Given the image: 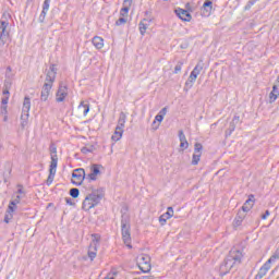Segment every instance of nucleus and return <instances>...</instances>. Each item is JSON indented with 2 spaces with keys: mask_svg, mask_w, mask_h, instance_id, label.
Masks as SVG:
<instances>
[{
  "mask_svg": "<svg viewBox=\"0 0 279 279\" xmlns=\"http://www.w3.org/2000/svg\"><path fill=\"white\" fill-rule=\"evenodd\" d=\"M56 75H58V69H56V64H51L49 71L46 74L45 83L41 87V101H47L49 99V95L53 88V82H56Z\"/></svg>",
  "mask_w": 279,
  "mask_h": 279,
  "instance_id": "obj_2",
  "label": "nucleus"
},
{
  "mask_svg": "<svg viewBox=\"0 0 279 279\" xmlns=\"http://www.w3.org/2000/svg\"><path fill=\"white\" fill-rule=\"evenodd\" d=\"M101 165L94 163L90 166V173L86 175L88 182H95L98 175H101Z\"/></svg>",
  "mask_w": 279,
  "mask_h": 279,
  "instance_id": "obj_12",
  "label": "nucleus"
},
{
  "mask_svg": "<svg viewBox=\"0 0 279 279\" xmlns=\"http://www.w3.org/2000/svg\"><path fill=\"white\" fill-rule=\"evenodd\" d=\"M65 202L69 206H75V203H73V199L71 197H66Z\"/></svg>",
  "mask_w": 279,
  "mask_h": 279,
  "instance_id": "obj_48",
  "label": "nucleus"
},
{
  "mask_svg": "<svg viewBox=\"0 0 279 279\" xmlns=\"http://www.w3.org/2000/svg\"><path fill=\"white\" fill-rule=\"evenodd\" d=\"M272 92L276 94V95H279V77L277 80V84L272 86Z\"/></svg>",
  "mask_w": 279,
  "mask_h": 279,
  "instance_id": "obj_44",
  "label": "nucleus"
},
{
  "mask_svg": "<svg viewBox=\"0 0 279 279\" xmlns=\"http://www.w3.org/2000/svg\"><path fill=\"white\" fill-rule=\"evenodd\" d=\"M242 260L243 253L236 248H232L220 265V276H227V274H230L234 266L241 265Z\"/></svg>",
  "mask_w": 279,
  "mask_h": 279,
  "instance_id": "obj_1",
  "label": "nucleus"
},
{
  "mask_svg": "<svg viewBox=\"0 0 279 279\" xmlns=\"http://www.w3.org/2000/svg\"><path fill=\"white\" fill-rule=\"evenodd\" d=\"M138 279H154V277H151V276H143V277L138 278Z\"/></svg>",
  "mask_w": 279,
  "mask_h": 279,
  "instance_id": "obj_55",
  "label": "nucleus"
},
{
  "mask_svg": "<svg viewBox=\"0 0 279 279\" xmlns=\"http://www.w3.org/2000/svg\"><path fill=\"white\" fill-rule=\"evenodd\" d=\"M124 7L121 9V12H120V14H121V16H128V12H130V7L132 5V4H123Z\"/></svg>",
  "mask_w": 279,
  "mask_h": 279,
  "instance_id": "obj_36",
  "label": "nucleus"
},
{
  "mask_svg": "<svg viewBox=\"0 0 279 279\" xmlns=\"http://www.w3.org/2000/svg\"><path fill=\"white\" fill-rule=\"evenodd\" d=\"M4 121H8V116L4 117Z\"/></svg>",
  "mask_w": 279,
  "mask_h": 279,
  "instance_id": "obj_56",
  "label": "nucleus"
},
{
  "mask_svg": "<svg viewBox=\"0 0 279 279\" xmlns=\"http://www.w3.org/2000/svg\"><path fill=\"white\" fill-rule=\"evenodd\" d=\"M93 151H95V146H93V145H88V146L81 148V153L85 154V155L93 154Z\"/></svg>",
  "mask_w": 279,
  "mask_h": 279,
  "instance_id": "obj_32",
  "label": "nucleus"
},
{
  "mask_svg": "<svg viewBox=\"0 0 279 279\" xmlns=\"http://www.w3.org/2000/svg\"><path fill=\"white\" fill-rule=\"evenodd\" d=\"M10 86H12V83H10L9 81H5L3 85V92H2V95L4 97H10Z\"/></svg>",
  "mask_w": 279,
  "mask_h": 279,
  "instance_id": "obj_28",
  "label": "nucleus"
},
{
  "mask_svg": "<svg viewBox=\"0 0 279 279\" xmlns=\"http://www.w3.org/2000/svg\"><path fill=\"white\" fill-rule=\"evenodd\" d=\"M158 114H159V117H162V118L167 117V107L162 108V109L159 111Z\"/></svg>",
  "mask_w": 279,
  "mask_h": 279,
  "instance_id": "obj_45",
  "label": "nucleus"
},
{
  "mask_svg": "<svg viewBox=\"0 0 279 279\" xmlns=\"http://www.w3.org/2000/svg\"><path fill=\"white\" fill-rule=\"evenodd\" d=\"M269 269H271L270 264H268L267 262L259 268L257 275L255 276L254 279H262L265 278V276H267V271H269Z\"/></svg>",
  "mask_w": 279,
  "mask_h": 279,
  "instance_id": "obj_15",
  "label": "nucleus"
},
{
  "mask_svg": "<svg viewBox=\"0 0 279 279\" xmlns=\"http://www.w3.org/2000/svg\"><path fill=\"white\" fill-rule=\"evenodd\" d=\"M240 121V118L239 116H235L232 121L230 122L229 124V128L228 130L226 131V135L227 136H231L232 135V132H234V130H236V123H239Z\"/></svg>",
  "mask_w": 279,
  "mask_h": 279,
  "instance_id": "obj_18",
  "label": "nucleus"
},
{
  "mask_svg": "<svg viewBox=\"0 0 279 279\" xmlns=\"http://www.w3.org/2000/svg\"><path fill=\"white\" fill-rule=\"evenodd\" d=\"M29 110H32V100L28 96L24 97L22 114H21V128L25 130L27 122L29 121Z\"/></svg>",
  "mask_w": 279,
  "mask_h": 279,
  "instance_id": "obj_5",
  "label": "nucleus"
},
{
  "mask_svg": "<svg viewBox=\"0 0 279 279\" xmlns=\"http://www.w3.org/2000/svg\"><path fill=\"white\" fill-rule=\"evenodd\" d=\"M128 23V20L125 17H119L117 21H116V25L119 27L121 25H125Z\"/></svg>",
  "mask_w": 279,
  "mask_h": 279,
  "instance_id": "obj_39",
  "label": "nucleus"
},
{
  "mask_svg": "<svg viewBox=\"0 0 279 279\" xmlns=\"http://www.w3.org/2000/svg\"><path fill=\"white\" fill-rule=\"evenodd\" d=\"M179 141L180 143H186V135H184V131L180 130L179 131Z\"/></svg>",
  "mask_w": 279,
  "mask_h": 279,
  "instance_id": "obj_40",
  "label": "nucleus"
},
{
  "mask_svg": "<svg viewBox=\"0 0 279 279\" xmlns=\"http://www.w3.org/2000/svg\"><path fill=\"white\" fill-rule=\"evenodd\" d=\"M14 211H10V207L8 206L7 214L4 216V223H10L12 221L14 215L12 214Z\"/></svg>",
  "mask_w": 279,
  "mask_h": 279,
  "instance_id": "obj_31",
  "label": "nucleus"
},
{
  "mask_svg": "<svg viewBox=\"0 0 279 279\" xmlns=\"http://www.w3.org/2000/svg\"><path fill=\"white\" fill-rule=\"evenodd\" d=\"M123 136V129L116 126V131L113 133V135L111 136V140L117 143L118 141H121Z\"/></svg>",
  "mask_w": 279,
  "mask_h": 279,
  "instance_id": "obj_22",
  "label": "nucleus"
},
{
  "mask_svg": "<svg viewBox=\"0 0 279 279\" xmlns=\"http://www.w3.org/2000/svg\"><path fill=\"white\" fill-rule=\"evenodd\" d=\"M151 23V20L144 19L142 22H140V34L142 36H145V33L147 32V27H149V24Z\"/></svg>",
  "mask_w": 279,
  "mask_h": 279,
  "instance_id": "obj_21",
  "label": "nucleus"
},
{
  "mask_svg": "<svg viewBox=\"0 0 279 279\" xmlns=\"http://www.w3.org/2000/svg\"><path fill=\"white\" fill-rule=\"evenodd\" d=\"M204 66L202 64H196L193 71L191 72L187 81L185 82L186 88H193V84H195V81L197 80V75H199L203 71Z\"/></svg>",
  "mask_w": 279,
  "mask_h": 279,
  "instance_id": "obj_8",
  "label": "nucleus"
},
{
  "mask_svg": "<svg viewBox=\"0 0 279 279\" xmlns=\"http://www.w3.org/2000/svg\"><path fill=\"white\" fill-rule=\"evenodd\" d=\"M185 10H186L187 12H193V8L191 7V3H190V2H187V3L185 4Z\"/></svg>",
  "mask_w": 279,
  "mask_h": 279,
  "instance_id": "obj_49",
  "label": "nucleus"
},
{
  "mask_svg": "<svg viewBox=\"0 0 279 279\" xmlns=\"http://www.w3.org/2000/svg\"><path fill=\"white\" fill-rule=\"evenodd\" d=\"M101 199H104V194L99 193V191H94L93 193L88 194L83 201V210L88 211L92 208H95V206L99 205V202H101Z\"/></svg>",
  "mask_w": 279,
  "mask_h": 279,
  "instance_id": "obj_4",
  "label": "nucleus"
},
{
  "mask_svg": "<svg viewBox=\"0 0 279 279\" xmlns=\"http://www.w3.org/2000/svg\"><path fill=\"white\" fill-rule=\"evenodd\" d=\"M94 47H96V49H104V38L99 37V36H95L92 40Z\"/></svg>",
  "mask_w": 279,
  "mask_h": 279,
  "instance_id": "obj_25",
  "label": "nucleus"
},
{
  "mask_svg": "<svg viewBox=\"0 0 279 279\" xmlns=\"http://www.w3.org/2000/svg\"><path fill=\"white\" fill-rule=\"evenodd\" d=\"M4 182H8V180H7V179H4Z\"/></svg>",
  "mask_w": 279,
  "mask_h": 279,
  "instance_id": "obj_58",
  "label": "nucleus"
},
{
  "mask_svg": "<svg viewBox=\"0 0 279 279\" xmlns=\"http://www.w3.org/2000/svg\"><path fill=\"white\" fill-rule=\"evenodd\" d=\"M70 195L71 197H73L74 199H77V197H80V190L77 187H72L70 190Z\"/></svg>",
  "mask_w": 279,
  "mask_h": 279,
  "instance_id": "obj_34",
  "label": "nucleus"
},
{
  "mask_svg": "<svg viewBox=\"0 0 279 279\" xmlns=\"http://www.w3.org/2000/svg\"><path fill=\"white\" fill-rule=\"evenodd\" d=\"M256 1H258V0H248V2L246 3L244 10H251L252 5H254V3H256Z\"/></svg>",
  "mask_w": 279,
  "mask_h": 279,
  "instance_id": "obj_43",
  "label": "nucleus"
},
{
  "mask_svg": "<svg viewBox=\"0 0 279 279\" xmlns=\"http://www.w3.org/2000/svg\"><path fill=\"white\" fill-rule=\"evenodd\" d=\"M58 169V155H52L50 166H49V172L56 173Z\"/></svg>",
  "mask_w": 279,
  "mask_h": 279,
  "instance_id": "obj_23",
  "label": "nucleus"
},
{
  "mask_svg": "<svg viewBox=\"0 0 279 279\" xmlns=\"http://www.w3.org/2000/svg\"><path fill=\"white\" fill-rule=\"evenodd\" d=\"M9 73H12V68L11 66L7 68V77L9 76Z\"/></svg>",
  "mask_w": 279,
  "mask_h": 279,
  "instance_id": "obj_54",
  "label": "nucleus"
},
{
  "mask_svg": "<svg viewBox=\"0 0 279 279\" xmlns=\"http://www.w3.org/2000/svg\"><path fill=\"white\" fill-rule=\"evenodd\" d=\"M180 147H183L184 149H189V142H181Z\"/></svg>",
  "mask_w": 279,
  "mask_h": 279,
  "instance_id": "obj_50",
  "label": "nucleus"
},
{
  "mask_svg": "<svg viewBox=\"0 0 279 279\" xmlns=\"http://www.w3.org/2000/svg\"><path fill=\"white\" fill-rule=\"evenodd\" d=\"M278 97H279L278 94L271 92V93L269 94L270 104H274V101H276V99H278Z\"/></svg>",
  "mask_w": 279,
  "mask_h": 279,
  "instance_id": "obj_42",
  "label": "nucleus"
},
{
  "mask_svg": "<svg viewBox=\"0 0 279 279\" xmlns=\"http://www.w3.org/2000/svg\"><path fill=\"white\" fill-rule=\"evenodd\" d=\"M243 219H245V214L243 211H238L234 220H233V228L236 230V228H240L243 223Z\"/></svg>",
  "mask_w": 279,
  "mask_h": 279,
  "instance_id": "obj_19",
  "label": "nucleus"
},
{
  "mask_svg": "<svg viewBox=\"0 0 279 279\" xmlns=\"http://www.w3.org/2000/svg\"><path fill=\"white\" fill-rule=\"evenodd\" d=\"M182 66H184V62L179 61V62L177 63V65L174 66L173 73H174L175 75H178V73H181Z\"/></svg>",
  "mask_w": 279,
  "mask_h": 279,
  "instance_id": "obj_35",
  "label": "nucleus"
},
{
  "mask_svg": "<svg viewBox=\"0 0 279 279\" xmlns=\"http://www.w3.org/2000/svg\"><path fill=\"white\" fill-rule=\"evenodd\" d=\"M270 213L269 210H266L264 215H262V219H267L269 217Z\"/></svg>",
  "mask_w": 279,
  "mask_h": 279,
  "instance_id": "obj_51",
  "label": "nucleus"
},
{
  "mask_svg": "<svg viewBox=\"0 0 279 279\" xmlns=\"http://www.w3.org/2000/svg\"><path fill=\"white\" fill-rule=\"evenodd\" d=\"M8 101H10V97L4 96L1 100L2 107L1 112L2 114H8Z\"/></svg>",
  "mask_w": 279,
  "mask_h": 279,
  "instance_id": "obj_27",
  "label": "nucleus"
},
{
  "mask_svg": "<svg viewBox=\"0 0 279 279\" xmlns=\"http://www.w3.org/2000/svg\"><path fill=\"white\" fill-rule=\"evenodd\" d=\"M1 149H3V146L0 144V151H1Z\"/></svg>",
  "mask_w": 279,
  "mask_h": 279,
  "instance_id": "obj_57",
  "label": "nucleus"
},
{
  "mask_svg": "<svg viewBox=\"0 0 279 279\" xmlns=\"http://www.w3.org/2000/svg\"><path fill=\"white\" fill-rule=\"evenodd\" d=\"M204 149V146L201 143H195L194 145V154H201L202 155V150Z\"/></svg>",
  "mask_w": 279,
  "mask_h": 279,
  "instance_id": "obj_38",
  "label": "nucleus"
},
{
  "mask_svg": "<svg viewBox=\"0 0 279 279\" xmlns=\"http://www.w3.org/2000/svg\"><path fill=\"white\" fill-rule=\"evenodd\" d=\"M163 120H165V118H162V116L157 114V116L155 117L154 123H156V121H158V123H162Z\"/></svg>",
  "mask_w": 279,
  "mask_h": 279,
  "instance_id": "obj_46",
  "label": "nucleus"
},
{
  "mask_svg": "<svg viewBox=\"0 0 279 279\" xmlns=\"http://www.w3.org/2000/svg\"><path fill=\"white\" fill-rule=\"evenodd\" d=\"M69 95V87H66V85H63L62 83H60L59 85V88L57 90V94H56V101L58 104L64 101V99H66Z\"/></svg>",
  "mask_w": 279,
  "mask_h": 279,
  "instance_id": "obj_11",
  "label": "nucleus"
},
{
  "mask_svg": "<svg viewBox=\"0 0 279 279\" xmlns=\"http://www.w3.org/2000/svg\"><path fill=\"white\" fill-rule=\"evenodd\" d=\"M49 3H51V0L44 1L43 11L40 13L41 16H47V12H49Z\"/></svg>",
  "mask_w": 279,
  "mask_h": 279,
  "instance_id": "obj_30",
  "label": "nucleus"
},
{
  "mask_svg": "<svg viewBox=\"0 0 279 279\" xmlns=\"http://www.w3.org/2000/svg\"><path fill=\"white\" fill-rule=\"evenodd\" d=\"M254 207V195H250L248 199L245 201V203L242 206V213H250L252 208Z\"/></svg>",
  "mask_w": 279,
  "mask_h": 279,
  "instance_id": "obj_16",
  "label": "nucleus"
},
{
  "mask_svg": "<svg viewBox=\"0 0 279 279\" xmlns=\"http://www.w3.org/2000/svg\"><path fill=\"white\" fill-rule=\"evenodd\" d=\"M50 156H58V148L53 144L50 145Z\"/></svg>",
  "mask_w": 279,
  "mask_h": 279,
  "instance_id": "obj_41",
  "label": "nucleus"
},
{
  "mask_svg": "<svg viewBox=\"0 0 279 279\" xmlns=\"http://www.w3.org/2000/svg\"><path fill=\"white\" fill-rule=\"evenodd\" d=\"M123 5H132V0H124Z\"/></svg>",
  "mask_w": 279,
  "mask_h": 279,
  "instance_id": "obj_52",
  "label": "nucleus"
},
{
  "mask_svg": "<svg viewBox=\"0 0 279 279\" xmlns=\"http://www.w3.org/2000/svg\"><path fill=\"white\" fill-rule=\"evenodd\" d=\"M17 187H19L17 194H19V195H24V194H25V191L23 190V185H22V184H17Z\"/></svg>",
  "mask_w": 279,
  "mask_h": 279,
  "instance_id": "obj_47",
  "label": "nucleus"
},
{
  "mask_svg": "<svg viewBox=\"0 0 279 279\" xmlns=\"http://www.w3.org/2000/svg\"><path fill=\"white\" fill-rule=\"evenodd\" d=\"M150 257L148 255H142L138 258V268L143 274H148V271H151V264H149Z\"/></svg>",
  "mask_w": 279,
  "mask_h": 279,
  "instance_id": "obj_10",
  "label": "nucleus"
},
{
  "mask_svg": "<svg viewBox=\"0 0 279 279\" xmlns=\"http://www.w3.org/2000/svg\"><path fill=\"white\" fill-rule=\"evenodd\" d=\"M53 178H56V172H49L48 179L46 181V184L48 186H51V184H53Z\"/></svg>",
  "mask_w": 279,
  "mask_h": 279,
  "instance_id": "obj_37",
  "label": "nucleus"
},
{
  "mask_svg": "<svg viewBox=\"0 0 279 279\" xmlns=\"http://www.w3.org/2000/svg\"><path fill=\"white\" fill-rule=\"evenodd\" d=\"M84 180H86V170L84 168L75 169L72 173V184L80 186Z\"/></svg>",
  "mask_w": 279,
  "mask_h": 279,
  "instance_id": "obj_7",
  "label": "nucleus"
},
{
  "mask_svg": "<svg viewBox=\"0 0 279 279\" xmlns=\"http://www.w3.org/2000/svg\"><path fill=\"white\" fill-rule=\"evenodd\" d=\"M126 119H128V116L125 114V112H123V111L120 112L118 125L116 128H120L121 130H123L125 128Z\"/></svg>",
  "mask_w": 279,
  "mask_h": 279,
  "instance_id": "obj_24",
  "label": "nucleus"
},
{
  "mask_svg": "<svg viewBox=\"0 0 279 279\" xmlns=\"http://www.w3.org/2000/svg\"><path fill=\"white\" fill-rule=\"evenodd\" d=\"M93 238V242L90 243L87 252V258H89L92 262L97 258V243L100 241L99 234H94Z\"/></svg>",
  "mask_w": 279,
  "mask_h": 279,
  "instance_id": "obj_9",
  "label": "nucleus"
},
{
  "mask_svg": "<svg viewBox=\"0 0 279 279\" xmlns=\"http://www.w3.org/2000/svg\"><path fill=\"white\" fill-rule=\"evenodd\" d=\"M174 12H175L177 16H179L181 19V21H184L186 23H190L191 19H193L191 13L189 11H186L185 9L178 8L174 10Z\"/></svg>",
  "mask_w": 279,
  "mask_h": 279,
  "instance_id": "obj_13",
  "label": "nucleus"
},
{
  "mask_svg": "<svg viewBox=\"0 0 279 279\" xmlns=\"http://www.w3.org/2000/svg\"><path fill=\"white\" fill-rule=\"evenodd\" d=\"M39 23H45V15H39Z\"/></svg>",
  "mask_w": 279,
  "mask_h": 279,
  "instance_id": "obj_53",
  "label": "nucleus"
},
{
  "mask_svg": "<svg viewBox=\"0 0 279 279\" xmlns=\"http://www.w3.org/2000/svg\"><path fill=\"white\" fill-rule=\"evenodd\" d=\"M172 216H173V207H168L167 213H165L159 217L160 225L165 226V223H167V220L171 219Z\"/></svg>",
  "mask_w": 279,
  "mask_h": 279,
  "instance_id": "obj_17",
  "label": "nucleus"
},
{
  "mask_svg": "<svg viewBox=\"0 0 279 279\" xmlns=\"http://www.w3.org/2000/svg\"><path fill=\"white\" fill-rule=\"evenodd\" d=\"M21 204V195L13 196L9 204V213L16 210V205Z\"/></svg>",
  "mask_w": 279,
  "mask_h": 279,
  "instance_id": "obj_20",
  "label": "nucleus"
},
{
  "mask_svg": "<svg viewBox=\"0 0 279 279\" xmlns=\"http://www.w3.org/2000/svg\"><path fill=\"white\" fill-rule=\"evenodd\" d=\"M121 232H122V241L124 244L132 248V233H131V226H130V216L128 214L122 215L121 219Z\"/></svg>",
  "mask_w": 279,
  "mask_h": 279,
  "instance_id": "obj_3",
  "label": "nucleus"
},
{
  "mask_svg": "<svg viewBox=\"0 0 279 279\" xmlns=\"http://www.w3.org/2000/svg\"><path fill=\"white\" fill-rule=\"evenodd\" d=\"M78 110H83V114L86 117V114L90 112V105L86 104L85 101H81Z\"/></svg>",
  "mask_w": 279,
  "mask_h": 279,
  "instance_id": "obj_26",
  "label": "nucleus"
},
{
  "mask_svg": "<svg viewBox=\"0 0 279 279\" xmlns=\"http://www.w3.org/2000/svg\"><path fill=\"white\" fill-rule=\"evenodd\" d=\"M202 158V154L199 153H194L192 157V165H199V160Z\"/></svg>",
  "mask_w": 279,
  "mask_h": 279,
  "instance_id": "obj_33",
  "label": "nucleus"
},
{
  "mask_svg": "<svg viewBox=\"0 0 279 279\" xmlns=\"http://www.w3.org/2000/svg\"><path fill=\"white\" fill-rule=\"evenodd\" d=\"M276 260H279V250H276L275 253L270 256V258L266 263L271 266V264L276 263Z\"/></svg>",
  "mask_w": 279,
  "mask_h": 279,
  "instance_id": "obj_29",
  "label": "nucleus"
},
{
  "mask_svg": "<svg viewBox=\"0 0 279 279\" xmlns=\"http://www.w3.org/2000/svg\"><path fill=\"white\" fill-rule=\"evenodd\" d=\"M8 25H10L8 21H0V56H3V47H5V43L10 40V32H8Z\"/></svg>",
  "mask_w": 279,
  "mask_h": 279,
  "instance_id": "obj_6",
  "label": "nucleus"
},
{
  "mask_svg": "<svg viewBox=\"0 0 279 279\" xmlns=\"http://www.w3.org/2000/svg\"><path fill=\"white\" fill-rule=\"evenodd\" d=\"M213 13V1L206 0L201 9L202 16H210Z\"/></svg>",
  "mask_w": 279,
  "mask_h": 279,
  "instance_id": "obj_14",
  "label": "nucleus"
}]
</instances>
